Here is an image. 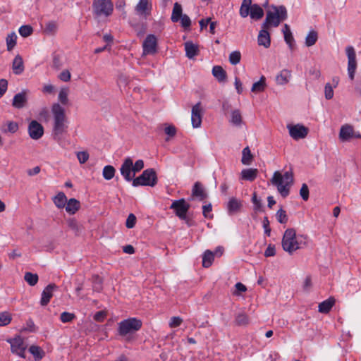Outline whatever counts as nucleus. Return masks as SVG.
Segmentation results:
<instances>
[{
  "instance_id": "c03bdc74",
  "label": "nucleus",
  "mask_w": 361,
  "mask_h": 361,
  "mask_svg": "<svg viewBox=\"0 0 361 361\" xmlns=\"http://www.w3.org/2000/svg\"><path fill=\"white\" fill-rule=\"evenodd\" d=\"M69 90L68 87H63L61 88L59 93V100L60 102L63 104L66 105L68 102V95Z\"/></svg>"
},
{
  "instance_id": "39448f33",
  "label": "nucleus",
  "mask_w": 361,
  "mask_h": 361,
  "mask_svg": "<svg viewBox=\"0 0 361 361\" xmlns=\"http://www.w3.org/2000/svg\"><path fill=\"white\" fill-rule=\"evenodd\" d=\"M152 0H139L137 3V16L140 18L142 28L144 30L147 29V20L152 16Z\"/></svg>"
},
{
  "instance_id": "338daca9",
  "label": "nucleus",
  "mask_w": 361,
  "mask_h": 361,
  "mask_svg": "<svg viewBox=\"0 0 361 361\" xmlns=\"http://www.w3.org/2000/svg\"><path fill=\"white\" fill-rule=\"evenodd\" d=\"M276 255L275 246L269 244L264 252L265 257H272Z\"/></svg>"
},
{
  "instance_id": "ddd939ff",
  "label": "nucleus",
  "mask_w": 361,
  "mask_h": 361,
  "mask_svg": "<svg viewBox=\"0 0 361 361\" xmlns=\"http://www.w3.org/2000/svg\"><path fill=\"white\" fill-rule=\"evenodd\" d=\"M8 342L11 344V349L13 353H15L21 357H25V351L26 345L24 343L23 339L20 336L12 339H8Z\"/></svg>"
},
{
  "instance_id": "680f3d73",
  "label": "nucleus",
  "mask_w": 361,
  "mask_h": 361,
  "mask_svg": "<svg viewBox=\"0 0 361 361\" xmlns=\"http://www.w3.org/2000/svg\"><path fill=\"white\" fill-rule=\"evenodd\" d=\"M71 78V75L68 70H64L59 75V78L63 82L69 81Z\"/></svg>"
},
{
  "instance_id": "aec40b11",
  "label": "nucleus",
  "mask_w": 361,
  "mask_h": 361,
  "mask_svg": "<svg viewBox=\"0 0 361 361\" xmlns=\"http://www.w3.org/2000/svg\"><path fill=\"white\" fill-rule=\"evenodd\" d=\"M27 101V98L26 96V92L23 91L16 94L13 99L12 105L17 109L23 108Z\"/></svg>"
},
{
  "instance_id": "e433bc0d",
  "label": "nucleus",
  "mask_w": 361,
  "mask_h": 361,
  "mask_svg": "<svg viewBox=\"0 0 361 361\" xmlns=\"http://www.w3.org/2000/svg\"><path fill=\"white\" fill-rule=\"evenodd\" d=\"M242 116L240 110L235 109L232 111L230 122L235 126H240L242 123Z\"/></svg>"
},
{
  "instance_id": "412c9836",
  "label": "nucleus",
  "mask_w": 361,
  "mask_h": 361,
  "mask_svg": "<svg viewBox=\"0 0 361 361\" xmlns=\"http://www.w3.org/2000/svg\"><path fill=\"white\" fill-rule=\"evenodd\" d=\"M353 135H355V133L351 126L344 125L341 126L339 133V138L341 141H348L350 138H353Z\"/></svg>"
},
{
  "instance_id": "4d7b16f0",
  "label": "nucleus",
  "mask_w": 361,
  "mask_h": 361,
  "mask_svg": "<svg viewBox=\"0 0 361 361\" xmlns=\"http://www.w3.org/2000/svg\"><path fill=\"white\" fill-rule=\"evenodd\" d=\"M77 158L80 164H85L89 159V154L87 151L78 152Z\"/></svg>"
},
{
  "instance_id": "8fccbe9b",
  "label": "nucleus",
  "mask_w": 361,
  "mask_h": 361,
  "mask_svg": "<svg viewBox=\"0 0 361 361\" xmlns=\"http://www.w3.org/2000/svg\"><path fill=\"white\" fill-rule=\"evenodd\" d=\"M235 323L238 326H244L248 324V317L243 313H238L235 317Z\"/></svg>"
},
{
  "instance_id": "473e14b6",
  "label": "nucleus",
  "mask_w": 361,
  "mask_h": 361,
  "mask_svg": "<svg viewBox=\"0 0 361 361\" xmlns=\"http://www.w3.org/2000/svg\"><path fill=\"white\" fill-rule=\"evenodd\" d=\"M257 169H246L241 172L242 178L249 181H253L257 176Z\"/></svg>"
},
{
  "instance_id": "603ef678",
  "label": "nucleus",
  "mask_w": 361,
  "mask_h": 361,
  "mask_svg": "<svg viewBox=\"0 0 361 361\" xmlns=\"http://www.w3.org/2000/svg\"><path fill=\"white\" fill-rule=\"evenodd\" d=\"M11 321V314L7 312L0 313V326H6Z\"/></svg>"
},
{
  "instance_id": "49530a36",
  "label": "nucleus",
  "mask_w": 361,
  "mask_h": 361,
  "mask_svg": "<svg viewBox=\"0 0 361 361\" xmlns=\"http://www.w3.org/2000/svg\"><path fill=\"white\" fill-rule=\"evenodd\" d=\"M276 217L280 224H286L288 220L286 212L282 207L276 212Z\"/></svg>"
},
{
  "instance_id": "5701e85b",
  "label": "nucleus",
  "mask_w": 361,
  "mask_h": 361,
  "mask_svg": "<svg viewBox=\"0 0 361 361\" xmlns=\"http://www.w3.org/2000/svg\"><path fill=\"white\" fill-rule=\"evenodd\" d=\"M12 69L16 75H20L24 71L23 60L20 55L15 56L12 63Z\"/></svg>"
},
{
  "instance_id": "a18cd8bd",
  "label": "nucleus",
  "mask_w": 361,
  "mask_h": 361,
  "mask_svg": "<svg viewBox=\"0 0 361 361\" xmlns=\"http://www.w3.org/2000/svg\"><path fill=\"white\" fill-rule=\"evenodd\" d=\"M102 174L106 180H111L115 175V169L110 165L106 166L103 169Z\"/></svg>"
},
{
  "instance_id": "0e129e2a",
  "label": "nucleus",
  "mask_w": 361,
  "mask_h": 361,
  "mask_svg": "<svg viewBox=\"0 0 361 361\" xmlns=\"http://www.w3.org/2000/svg\"><path fill=\"white\" fill-rule=\"evenodd\" d=\"M183 322V319L179 317H173L171 319L169 326L171 328L178 327Z\"/></svg>"
},
{
  "instance_id": "bf43d9fd",
  "label": "nucleus",
  "mask_w": 361,
  "mask_h": 361,
  "mask_svg": "<svg viewBox=\"0 0 361 361\" xmlns=\"http://www.w3.org/2000/svg\"><path fill=\"white\" fill-rule=\"evenodd\" d=\"M75 317V315L72 313L64 312L61 314V320L63 323L71 322Z\"/></svg>"
},
{
  "instance_id": "13d9d810",
  "label": "nucleus",
  "mask_w": 361,
  "mask_h": 361,
  "mask_svg": "<svg viewBox=\"0 0 361 361\" xmlns=\"http://www.w3.org/2000/svg\"><path fill=\"white\" fill-rule=\"evenodd\" d=\"M179 21H180L181 26L185 29L189 28L191 25V20L186 14H183Z\"/></svg>"
},
{
  "instance_id": "cd10ccee",
  "label": "nucleus",
  "mask_w": 361,
  "mask_h": 361,
  "mask_svg": "<svg viewBox=\"0 0 361 361\" xmlns=\"http://www.w3.org/2000/svg\"><path fill=\"white\" fill-rule=\"evenodd\" d=\"M185 50L186 56L189 59L194 58L199 52L197 46L194 44L192 42L185 43Z\"/></svg>"
},
{
  "instance_id": "de8ad7c7",
  "label": "nucleus",
  "mask_w": 361,
  "mask_h": 361,
  "mask_svg": "<svg viewBox=\"0 0 361 361\" xmlns=\"http://www.w3.org/2000/svg\"><path fill=\"white\" fill-rule=\"evenodd\" d=\"M102 279L98 275H94L92 277L93 290L97 292H100L102 289Z\"/></svg>"
},
{
  "instance_id": "58836bf2",
  "label": "nucleus",
  "mask_w": 361,
  "mask_h": 361,
  "mask_svg": "<svg viewBox=\"0 0 361 361\" xmlns=\"http://www.w3.org/2000/svg\"><path fill=\"white\" fill-rule=\"evenodd\" d=\"M29 351L34 356L35 360L42 359L45 355L44 350L37 345H31L29 348Z\"/></svg>"
},
{
  "instance_id": "864d4df0",
  "label": "nucleus",
  "mask_w": 361,
  "mask_h": 361,
  "mask_svg": "<svg viewBox=\"0 0 361 361\" xmlns=\"http://www.w3.org/2000/svg\"><path fill=\"white\" fill-rule=\"evenodd\" d=\"M252 202L254 204V210L262 211V204L260 199L257 198L256 192H254L252 197Z\"/></svg>"
},
{
  "instance_id": "b1692460",
  "label": "nucleus",
  "mask_w": 361,
  "mask_h": 361,
  "mask_svg": "<svg viewBox=\"0 0 361 361\" xmlns=\"http://www.w3.org/2000/svg\"><path fill=\"white\" fill-rule=\"evenodd\" d=\"M18 130V124L14 121H6L0 126V130L3 133H15Z\"/></svg>"
},
{
  "instance_id": "7c9ffc66",
  "label": "nucleus",
  "mask_w": 361,
  "mask_h": 361,
  "mask_svg": "<svg viewBox=\"0 0 361 361\" xmlns=\"http://www.w3.org/2000/svg\"><path fill=\"white\" fill-rule=\"evenodd\" d=\"M263 16L264 11L262 7L257 4H252L250 13V18L255 20H259Z\"/></svg>"
},
{
  "instance_id": "bb28decb",
  "label": "nucleus",
  "mask_w": 361,
  "mask_h": 361,
  "mask_svg": "<svg viewBox=\"0 0 361 361\" xmlns=\"http://www.w3.org/2000/svg\"><path fill=\"white\" fill-rule=\"evenodd\" d=\"M212 74L219 82H224L226 80V72L220 66L213 67Z\"/></svg>"
},
{
  "instance_id": "e2e57ef3",
  "label": "nucleus",
  "mask_w": 361,
  "mask_h": 361,
  "mask_svg": "<svg viewBox=\"0 0 361 361\" xmlns=\"http://www.w3.org/2000/svg\"><path fill=\"white\" fill-rule=\"evenodd\" d=\"M263 228L264 229V233L267 236H270L271 228L269 226V221L267 216H264L262 221Z\"/></svg>"
},
{
  "instance_id": "4c0bfd02",
  "label": "nucleus",
  "mask_w": 361,
  "mask_h": 361,
  "mask_svg": "<svg viewBox=\"0 0 361 361\" xmlns=\"http://www.w3.org/2000/svg\"><path fill=\"white\" fill-rule=\"evenodd\" d=\"M253 159V156L251 153V151L249 147H245L242 151V159L241 162L244 165L250 164L252 160Z\"/></svg>"
},
{
  "instance_id": "79ce46f5",
  "label": "nucleus",
  "mask_w": 361,
  "mask_h": 361,
  "mask_svg": "<svg viewBox=\"0 0 361 361\" xmlns=\"http://www.w3.org/2000/svg\"><path fill=\"white\" fill-rule=\"evenodd\" d=\"M24 280L31 286H35L39 280L38 275L37 274H32L31 272H25L24 276Z\"/></svg>"
},
{
  "instance_id": "09e8293b",
  "label": "nucleus",
  "mask_w": 361,
  "mask_h": 361,
  "mask_svg": "<svg viewBox=\"0 0 361 361\" xmlns=\"http://www.w3.org/2000/svg\"><path fill=\"white\" fill-rule=\"evenodd\" d=\"M229 62L232 64V65H236L238 63H240V59H241V54L239 51H232L230 54H229Z\"/></svg>"
},
{
  "instance_id": "0eeeda50",
  "label": "nucleus",
  "mask_w": 361,
  "mask_h": 361,
  "mask_svg": "<svg viewBox=\"0 0 361 361\" xmlns=\"http://www.w3.org/2000/svg\"><path fill=\"white\" fill-rule=\"evenodd\" d=\"M158 182L157 175L154 169H147L137 176V186L154 187Z\"/></svg>"
},
{
  "instance_id": "7ed1b4c3",
  "label": "nucleus",
  "mask_w": 361,
  "mask_h": 361,
  "mask_svg": "<svg viewBox=\"0 0 361 361\" xmlns=\"http://www.w3.org/2000/svg\"><path fill=\"white\" fill-rule=\"evenodd\" d=\"M271 183L276 186L277 190L283 197H286L290 193V188L293 184V176L291 171H286L282 175L279 171H275L271 179Z\"/></svg>"
},
{
  "instance_id": "5fc2aeb1",
  "label": "nucleus",
  "mask_w": 361,
  "mask_h": 361,
  "mask_svg": "<svg viewBox=\"0 0 361 361\" xmlns=\"http://www.w3.org/2000/svg\"><path fill=\"white\" fill-rule=\"evenodd\" d=\"M309 188L306 183H303L300 190V195L304 201H307L309 199Z\"/></svg>"
},
{
  "instance_id": "4be33fe9",
  "label": "nucleus",
  "mask_w": 361,
  "mask_h": 361,
  "mask_svg": "<svg viewBox=\"0 0 361 361\" xmlns=\"http://www.w3.org/2000/svg\"><path fill=\"white\" fill-rule=\"evenodd\" d=\"M192 195L193 197H197L200 201H203L207 197V194L200 182H196L194 184L192 190Z\"/></svg>"
},
{
  "instance_id": "f257e3e1",
  "label": "nucleus",
  "mask_w": 361,
  "mask_h": 361,
  "mask_svg": "<svg viewBox=\"0 0 361 361\" xmlns=\"http://www.w3.org/2000/svg\"><path fill=\"white\" fill-rule=\"evenodd\" d=\"M51 112L54 116L53 137L59 140L67 128V118L65 114V109L58 103L52 105Z\"/></svg>"
},
{
  "instance_id": "6e6552de",
  "label": "nucleus",
  "mask_w": 361,
  "mask_h": 361,
  "mask_svg": "<svg viewBox=\"0 0 361 361\" xmlns=\"http://www.w3.org/2000/svg\"><path fill=\"white\" fill-rule=\"evenodd\" d=\"M120 171L125 180L132 182V185L135 186V164H133V160L130 158L125 159Z\"/></svg>"
},
{
  "instance_id": "20e7f679",
  "label": "nucleus",
  "mask_w": 361,
  "mask_h": 361,
  "mask_svg": "<svg viewBox=\"0 0 361 361\" xmlns=\"http://www.w3.org/2000/svg\"><path fill=\"white\" fill-rule=\"evenodd\" d=\"M274 12L267 11L264 22L262 25V28H269L271 25L278 27L281 21L288 18L286 8L284 6H272Z\"/></svg>"
},
{
  "instance_id": "dca6fc26",
  "label": "nucleus",
  "mask_w": 361,
  "mask_h": 361,
  "mask_svg": "<svg viewBox=\"0 0 361 361\" xmlns=\"http://www.w3.org/2000/svg\"><path fill=\"white\" fill-rule=\"evenodd\" d=\"M202 118V109L201 102H197L192 108L191 111V123L194 128L200 127Z\"/></svg>"
},
{
  "instance_id": "a19ab883",
  "label": "nucleus",
  "mask_w": 361,
  "mask_h": 361,
  "mask_svg": "<svg viewBox=\"0 0 361 361\" xmlns=\"http://www.w3.org/2000/svg\"><path fill=\"white\" fill-rule=\"evenodd\" d=\"M58 29V24L55 21H49L45 24L44 32L49 35H54Z\"/></svg>"
},
{
  "instance_id": "9b49d317",
  "label": "nucleus",
  "mask_w": 361,
  "mask_h": 361,
  "mask_svg": "<svg viewBox=\"0 0 361 361\" xmlns=\"http://www.w3.org/2000/svg\"><path fill=\"white\" fill-rule=\"evenodd\" d=\"M142 55H154L157 52V38L153 34L147 35L142 43Z\"/></svg>"
},
{
  "instance_id": "2f4dec72",
  "label": "nucleus",
  "mask_w": 361,
  "mask_h": 361,
  "mask_svg": "<svg viewBox=\"0 0 361 361\" xmlns=\"http://www.w3.org/2000/svg\"><path fill=\"white\" fill-rule=\"evenodd\" d=\"M252 0H243L240 8V16L242 18H246L250 15V9L252 7Z\"/></svg>"
},
{
  "instance_id": "2eb2a0df",
  "label": "nucleus",
  "mask_w": 361,
  "mask_h": 361,
  "mask_svg": "<svg viewBox=\"0 0 361 361\" xmlns=\"http://www.w3.org/2000/svg\"><path fill=\"white\" fill-rule=\"evenodd\" d=\"M28 133L30 137L33 140H39L44 135L43 126L37 121H32L28 125Z\"/></svg>"
},
{
  "instance_id": "69168bd1",
  "label": "nucleus",
  "mask_w": 361,
  "mask_h": 361,
  "mask_svg": "<svg viewBox=\"0 0 361 361\" xmlns=\"http://www.w3.org/2000/svg\"><path fill=\"white\" fill-rule=\"evenodd\" d=\"M52 66L54 68H55L56 70H59L61 68L62 62H61V57L59 56V55H54L53 56Z\"/></svg>"
},
{
  "instance_id": "37998d69",
  "label": "nucleus",
  "mask_w": 361,
  "mask_h": 361,
  "mask_svg": "<svg viewBox=\"0 0 361 361\" xmlns=\"http://www.w3.org/2000/svg\"><path fill=\"white\" fill-rule=\"evenodd\" d=\"M17 35L15 32H11L6 37L7 50L11 51L16 44Z\"/></svg>"
},
{
  "instance_id": "f8f14e48",
  "label": "nucleus",
  "mask_w": 361,
  "mask_h": 361,
  "mask_svg": "<svg viewBox=\"0 0 361 361\" xmlns=\"http://www.w3.org/2000/svg\"><path fill=\"white\" fill-rule=\"evenodd\" d=\"M290 136L295 140L305 138L309 132L307 127L301 124L288 125Z\"/></svg>"
},
{
  "instance_id": "72a5a7b5",
  "label": "nucleus",
  "mask_w": 361,
  "mask_h": 361,
  "mask_svg": "<svg viewBox=\"0 0 361 361\" xmlns=\"http://www.w3.org/2000/svg\"><path fill=\"white\" fill-rule=\"evenodd\" d=\"M214 254L209 250H207L202 256V266L205 268L209 267L214 261Z\"/></svg>"
},
{
  "instance_id": "6e6d98bb",
  "label": "nucleus",
  "mask_w": 361,
  "mask_h": 361,
  "mask_svg": "<svg viewBox=\"0 0 361 361\" xmlns=\"http://www.w3.org/2000/svg\"><path fill=\"white\" fill-rule=\"evenodd\" d=\"M324 94L326 99H331L334 97L333 87L330 83H326L324 87Z\"/></svg>"
},
{
  "instance_id": "a878e982",
  "label": "nucleus",
  "mask_w": 361,
  "mask_h": 361,
  "mask_svg": "<svg viewBox=\"0 0 361 361\" xmlns=\"http://www.w3.org/2000/svg\"><path fill=\"white\" fill-rule=\"evenodd\" d=\"M290 77V71L287 69H283L276 76V82L278 85H283L289 82Z\"/></svg>"
},
{
  "instance_id": "423d86ee",
  "label": "nucleus",
  "mask_w": 361,
  "mask_h": 361,
  "mask_svg": "<svg viewBox=\"0 0 361 361\" xmlns=\"http://www.w3.org/2000/svg\"><path fill=\"white\" fill-rule=\"evenodd\" d=\"M114 6L111 0H93V13L97 17H108L111 15Z\"/></svg>"
},
{
  "instance_id": "c9c22d12",
  "label": "nucleus",
  "mask_w": 361,
  "mask_h": 361,
  "mask_svg": "<svg viewBox=\"0 0 361 361\" xmlns=\"http://www.w3.org/2000/svg\"><path fill=\"white\" fill-rule=\"evenodd\" d=\"M53 200L55 205L61 209L66 206L67 197L63 192H60L54 197Z\"/></svg>"
},
{
  "instance_id": "9d476101",
  "label": "nucleus",
  "mask_w": 361,
  "mask_h": 361,
  "mask_svg": "<svg viewBox=\"0 0 361 361\" xmlns=\"http://www.w3.org/2000/svg\"><path fill=\"white\" fill-rule=\"evenodd\" d=\"M345 52L348 57V73L350 80H353L357 68L356 54L352 46H348L345 48Z\"/></svg>"
},
{
  "instance_id": "c85d7f7f",
  "label": "nucleus",
  "mask_w": 361,
  "mask_h": 361,
  "mask_svg": "<svg viewBox=\"0 0 361 361\" xmlns=\"http://www.w3.org/2000/svg\"><path fill=\"white\" fill-rule=\"evenodd\" d=\"M183 8L182 6L176 2L173 5L172 14L171 16V20L173 23H177L180 20V18L183 16Z\"/></svg>"
},
{
  "instance_id": "f704fd0d",
  "label": "nucleus",
  "mask_w": 361,
  "mask_h": 361,
  "mask_svg": "<svg viewBox=\"0 0 361 361\" xmlns=\"http://www.w3.org/2000/svg\"><path fill=\"white\" fill-rule=\"evenodd\" d=\"M266 86V78L262 75L259 81L255 82L252 85L251 91L253 92H262L264 90Z\"/></svg>"
},
{
  "instance_id": "a211bd4d",
  "label": "nucleus",
  "mask_w": 361,
  "mask_h": 361,
  "mask_svg": "<svg viewBox=\"0 0 361 361\" xmlns=\"http://www.w3.org/2000/svg\"><path fill=\"white\" fill-rule=\"evenodd\" d=\"M243 204L240 200L235 197H231L227 203V211L229 215H233L239 212Z\"/></svg>"
},
{
  "instance_id": "f03ea898",
  "label": "nucleus",
  "mask_w": 361,
  "mask_h": 361,
  "mask_svg": "<svg viewBox=\"0 0 361 361\" xmlns=\"http://www.w3.org/2000/svg\"><path fill=\"white\" fill-rule=\"evenodd\" d=\"M302 235H296V231L294 228L286 229L281 240L283 250L289 255H293L294 252L305 246L306 243L302 240Z\"/></svg>"
},
{
  "instance_id": "f3484780",
  "label": "nucleus",
  "mask_w": 361,
  "mask_h": 361,
  "mask_svg": "<svg viewBox=\"0 0 361 361\" xmlns=\"http://www.w3.org/2000/svg\"><path fill=\"white\" fill-rule=\"evenodd\" d=\"M57 288L58 287L56 284L50 283L43 290L40 300L42 306H46L49 302L50 299L53 296V292L57 290Z\"/></svg>"
},
{
  "instance_id": "4468645a",
  "label": "nucleus",
  "mask_w": 361,
  "mask_h": 361,
  "mask_svg": "<svg viewBox=\"0 0 361 361\" xmlns=\"http://www.w3.org/2000/svg\"><path fill=\"white\" fill-rule=\"evenodd\" d=\"M135 330V318L125 319L118 323V334L121 336H127Z\"/></svg>"
},
{
  "instance_id": "3c124183",
  "label": "nucleus",
  "mask_w": 361,
  "mask_h": 361,
  "mask_svg": "<svg viewBox=\"0 0 361 361\" xmlns=\"http://www.w3.org/2000/svg\"><path fill=\"white\" fill-rule=\"evenodd\" d=\"M18 32L22 37H27L32 33L33 29L30 25H22Z\"/></svg>"
},
{
  "instance_id": "774afa93",
  "label": "nucleus",
  "mask_w": 361,
  "mask_h": 361,
  "mask_svg": "<svg viewBox=\"0 0 361 361\" xmlns=\"http://www.w3.org/2000/svg\"><path fill=\"white\" fill-rule=\"evenodd\" d=\"M135 224V216L133 214H130L127 220H126V227L127 228H133Z\"/></svg>"
},
{
  "instance_id": "1a4fd4ad",
  "label": "nucleus",
  "mask_w": 361,
  "mask_h": 361,
  "mask_svg": "<svg viewBox=\"0 0 361 361\" xmlns=\"http://www.w3.org/2000/svg\"><path fill=\"white\" fill-rule=\"evenodd\" d=\"M170 209L174 210L176 215L181 220H186L187 212L190 209V204L183 198L175 200L170 206Z\"/></svg>"
},
{
  "instance_id": "393cba45",
  "label": "nucleus",
  "mask_w": 361,
  "mask_h": 361,
  "mask_svg": "<svg viewBox=\"0 0 361 361\" xmlns=\"http://www.w3.org/2000/svg\"><path fill=\"white\" fill-rule=\"evenodd\" d=\"M66 207V211L70 214H74L80 207V203L78 200L75 198H71L67 200Z\"/></svg>"
},
{
  "instance_id": "052dcab7",
  "label": "nucleus",
  "mask_w": 361,
  "mask_h": 361,
  "mask_svg": "<svg viewBox=\"0 0 361 361\" xmlns=\"http://www.w3.org/2000/svg\"><path fill=\"white\" fill-rule=\"evenodd\" d=\"M284 35L285 42L288 45L289 48L290 49H293V46H294V42H295L294 37L293 36V34L292 33H288V34H286V35Z\"/></svg>"
},
{
  "instance_id": "6ab92c4d",
  "label": "nucleus",
  "mask_w": 361,
  "mask_h": 361,
  "mask_svg": "<svg viewBox=\"0 0 361 361\" xmlns=\"http://www.w3.org/2000/svg\"><path fill=\"white\" fill-rule=\"evenodd\" d=\"M267 29L268 28L262 27L257 38L258 44L259 46H264L265 48L269 47L271 44L270 35Z\"/></svg>"
},
{
  "instance_id": "c756f323",
  "label": "nucleus",
  "mask_w": 361,
  "mask_h": 361,
  "mask_svg": "<svg viewBox=\"0 0 361 361\" xmlns=\"http://www.w3.org/2000/svg\"><path fill=\"white\" fill-rule=\"evenodd\" d=\"M334 302L335 300L334 298H329V299L322 302L318 306L319 312L325 314L328 313L334 305Z\"/></svg>"
},
{
  "instance_id": "ea45409f",
  "label": "nucleus",
  "mask_w": 361,
  "mask_h": 361,
  "mask_svg": "<svg viewBox=\"0 0 361 361\" xmlns=\"http://www.w3.org/2000/svg\"><path fill=\"white\" fill-rule=\"evenodd\" d=\"M318 39V34L315 30H311L308 32L305 37V45L307 47H312L317 42Z\"/></svg>"
}]
</instances>
